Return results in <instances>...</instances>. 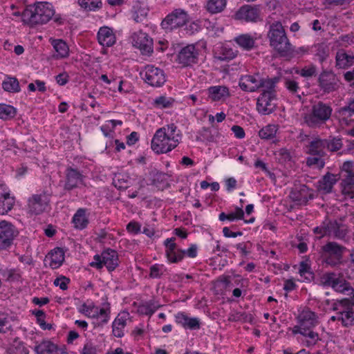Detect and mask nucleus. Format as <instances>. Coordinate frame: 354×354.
Segmentation results:
<instances>
[{
	"instance_id": "1",
	"label": "nucleus",
	"mask_w": 354,
	"mask_h": 354,
	"mask_svg": "<svg viewBox=\"0 0 354 354\" xmlns=\"http://www.w3.org/2000/svg\"><path fill=\"white\" fill-rule=\"evenodd\" d=\"M181 139L174 124H170L158 129L151 140V149L156 153H166L175 149Z\"/></svg>"
},
{
	"instance_id": "2",
	"label": "nucleus",
	"mask_w": 354,
	"mask_h": 354,
	"mask_svg": "<svg viewBox=\"0 0 354 354\" xmlns=\"http://www.w3.org/2000/svg\"><path fill=\"white\" fill-rule=\"evenodd\" d=\"M53 6L46 2H38L28 6L21 14L24 24L30 26L44 24L54 15Z\"/></svg>"
},
{
	"instance_id": "3",
	"label": "nucleus",
	"mask_w": 354,
	"mask_h": 354,
	"mask_svg": "<svg viewBox=\"0 0 354 354\" xmlns=\"http://www.w3.org/2000/svg\"><path fill=\"white\" fill-rule=\"evenodd\" d=\"M280 78L274 77L272 78H263L259 73L253 75H245L241 77L239 82L240 88L246 92H255L259 89H272L276 87Z\"/></svg>"
},
{
	"instance_id": "4",
	"label": "nucleus",
	"mask_w": 354,
	"mask_h": 354,
	"mask_svg": "<svg viewBox=\"0 0 354 354\" xmlns=\"http://www.w3.org/2000/svg\"><path fill=\"white\" fill-rule=\"evenodd\" d=\"M268 36L270 45L279 53H286L290 51V44L280 22L275 21L270 26Z\"/></svg>"
},
{
	"instance_id": "5",
	"label": "nucleus",
	"mask_w": 354,
	"mask_h": 354,
	"mask_svg": "<svg viewBox=\"0 0 354 354\" xmlns=\"http://www.w3.org/2000/svg\"><path fill=\"white\" fill-rule=\"evenodd\" d=\"M332 108L322 102H318L312 106L310 113L306 114L304 120L310 127H317L325 123L330 117Z\"/></svg>"
},
{
	"instance_id": "6",
	"label": "nucleus",
	"mask_w": 354,
	"mask_h": 354,
	"mask_svg": "<svg viewBox=\"0 0 354 354\" xmlns=\"http://www.w3.org/2000/svg\"><path fill=\"white\" fill-rule=\"evenodd\" d=\"M321 283L325 286H330L335 291L350 296L353 292V288L350 283L346 281L342 276L333 272H327L321 277Z\"/></svg>"
},
{
	"instance_id": "7",
	"label": "nucleus",
	"mask_w": 354,
	"mask_h": 354,
	"mask_svg": "<svg viewBox=\"0 0 354 354\" xmlns=\"http://www.w3.org/2000/svg\"><path fill=\"white\" fill-rule=\"evenodd\" d=\"M276 109L275 88L263 89L257 102V109L263 115H269Z\"/></svg>"
},
{
	"instance_id": "8",
	"label": "nucleus",
	"mask_w": 354,
	"mask_h": 354,
	"mask_svg": "<svg viewBox=\"0 0 354 354\" xmlns=\"http://www.w3.org/2000/svg\"><path fill=\"white\" fill-rule=\"evenodd\" d=\"M189 21L187 12L183 9H176L169 14L162 21L161 26L167 31L183 26Z\"/></svg>"
},
{
	"instance_id": "9",
	"label": "nucleus",
	"mask_w": 354,
	"mask_h": 354,
	"mask_svg": "<svg viewBox=\"0 0 354 354\" xmlns=\"http://www.w3.org/2000/svg\"><path fill=\"white\" fill-rule=\"evenodd\" d=\"M297 324L292 328V333L297 334V330L313 329L319 323L317 315L309 308L303 309L297 317Z\"/></svg>"
},
{
	"instance_id": "10",
	"label": "nucleus",
	"mask_w": 354,
	"mask_h": 354,
	"mask_svg": "<svg viewBox=\"0 0 354 354\" xmlns=\"http://www.w3.org/2000/svg\"><path fill=\"white\" fill-rule=\"evenodd\" d=\"M50 194L46 192L32 195L28 200V210L31 214L38 215L49 207Z\"/></svg>"
},
{
	"instance_id": "11",
	"label": "nucleus",
	"mask_w": 354,
	"mask_h": 354,
	"mask_svg": "<svg viewBox=\"0 0 354 354\" xmlns=\"http://www.w3.org/2000/svg\"><path fill=\"white\" fill-rule=\"evenodd\" d=\"M95 261L91 263L92 267H96L98 269L106 266L109 271H112L116 268L119 264L118 255L116 251L108 249L104 251L101 256L95 255L94 257Z\"/></svg>"
},
{
	"instance_id": "12",
	"label": "nucleus",
	"mask_w": 354,
	"mask_h": 354,
	"mask_svg": "<svg viewBox=\"0 0 354 354\" xmlns=\"http://www.w3.org/2000/svg\"><path fill=\"white\" fill-rule=\"evenodd\" d=\"M19 232L14 225L7 221H0V249H7L12 245Z\"/></svg>"
},
{
	"instance_id": "13",
	"label": "nucleus",
	"mask_w": 354,
	"mask_h": 354,
	"mask_svg": "<svg viewBox=\"0 0 354 354\" xmlns=\"http://www.w3.org/2000/svg\"><path fill=\"white\" fill-rule=\"evenodd\" d=\"M322 250L326 256V263L336 265L342 259L346 249L336 242L330 241L322 247Z\"/></svg>"
},
{
	"instance_id": "14",
	"label": "nucleus",
	"mask_w": 354,
	"mask_h": 354,
	"mask_svg": "<svg viewBox=\"0 0 354 354\" xmlns=\"http://www.w3.org/2000/svg\"><path fill=\"white\" fill-rule=\"evenodd\" d=\"M133 46L138 48L142 55H149L153 53V40L149 36L138 31L131 35Z\"/></svg>"
},
{
	"instance_id": "15",
	"label": "nucleus",
	"mask_w": 354,
	"mask_h": 354,
	"mask_svg": "<svg viewBox=\"0 0 354 354\" xmlns=\"http://www.w3.org/2000/svg\"><path fill=\"white\" fill-rule=\"evenodd\" d=\"M319 86L324 93H331L337 91L339 87V80L331 72L323 71L318 78Z\"/></svg>"
},
{
	"instance_id": "16",
	"label": "nucleus",
	"mask_w": 354,
	"mask_h": 354,
	"mask_svg": "<svg viewBox=\"0 0 354 354\" xmlns=\"http://www.w3.org/2000/svg\"><path fill=\"white\" fill-rule=\"evenodd\" d=\"M65 175L64 186L65 190L71 191L81 186H85L84 176L77 169L68 167L66 170Z\"/></svg>"
},
{
	"instance_id": "17",
	"label": "nucleus",
	"mask_w": 354,
	"mask_h": 354,
	"mask_svg": "<svg viewBox=\"0 0 354 354\" xmlns=\"http://www.w3.org/2000/svg\"><path fill=\"white\" fill-rule=\"evenodd\" d=\"M145 82L152 86H161L166 81L165 75L162 70L147 65L145 68Z\"/></svg>"
},
{
	"instance_id": "18",
	"label": "nucleus",
	"mask_w": 354,
	"mask_h": 354,
	"mask_svg": "<svg viewBox=\"0 0 354 354\" xmlns=\"http://www.w3.org/2000/svg\"><path fill=\"white\" fill-rule=\"evenodd\" d=\"M198 50L193 44L187 45L183 48L177 56V62L183 66H188L194 64L198 61Z\"/></svg>"
},
{
	"instance_id": "19",
	"label": "nucleus",
	"mask_w": 354,
	"mask_h": 354,
	"mask_svg": "<svg viewBox=\"0 0 354 354\" xmlns=\"http://www.w3.org/2000/svg\"><path fill=\"white\" fill-rule=\"evenodd\" d=\"M237 19L256 22L260 19V10L257 6L245 5L242 6L235 15Z\"/></svg>"
},
{
	"instance_id": "20",
	"label": "nucleus",
	"mask_w": 354,
	"mask_h": 354,
	"mask_svg": "<svg viewBox=\"0 0 354 354\" xmlns=\"http://www.w3.org/2000/svg\"><path fill=\"white\" fill-rule=\"evenodd\" d=\"M347 234V228L345 225L338 223L337 221H329L324 229V235H328L338 239H344Z\"/></svg>"
},
{
	"instance_id": "21",
	"label": "nucleus",
	"mask_w": 354,
	"mask_h": 354,
	"mask_svg": "<svg viewBox=\"0 0 354 354\" xmlns=\"http://www.w3.org/2000/svg\"><path fill=\"white\" fill-rule=\"evenodd\" d=\"M35 350L37 354H68L64 348L58 347L50 341H43L35 346Z\"/></svg>"
},
{
	"instance_id": "22",
	"label": "nucleus",
	"mask_w": 354,
	"mask_h": 354,
	"mask_svg": "<svg viewBox=\"0 0 354 354\" xmlns=\"http://www.w3.org/2000/svg\"><path fill=\"white\" fill-rule=\"evenodd\" d=\"M176 322L183 328L189 330L200 328L201 322L198 318L190 317L184 313H178L175 316Z\"/></svg>"
},
{
	"instance_id": "23",
	"label": "nucleus",
	"mask_w": 354,
	"mask_h": 354,
	"mask_svg": "<svg viewBox=\"0 0 354 354\" xmlns=\"http://www.w3.org/2000/svg\"><path fill=\"white\" fill-rule=\"evenodd\" d=\"M97 39L102 46L107 47L112 46L116 41L113 30L107 26L100 28L97 33Z\"/></svg>"
},
{
	"instance_id": "24",
	"label": "nucleus",
	"mask_w": 354,
	"mask_h": 354,
	"mask_svg": "<svg viewBox=\"0 0 354 354\" xmlns=\"http://www.w3.org/2000/svg\"><path fill=\"white\" fill-rule=\"evenodd\" d=\"M128 317L129 314L126 312H122L116 317L112 324V330L114 336L117 337H123L124 329L127 326Z\"/></svg>"
},
{
	"instance_id": "25",
	"label": "nucleus",
	"mask_w": 354,
	"mask_h": 354,
	"mask_svg": "<svg viewBox=\"0 0 354 354\" xmlns=\"http://www.w3.org/2000/svg\"><path fill=\"white\" fill-rule=\"evenodd\" d=\"M326 145L327 140L315 138L310 142L308 147V153L314 156H323Z\"/></svg>"
},
{
	"instance_id": "26",
	"label": "nucleus",
	"mask_w": 354,
	"mask_h": 354,
	"mask_svg": "<svg viewBox=\"0 0 354 354\" xmlns=\"http://www.w3.org/2000/svg\"><path fill=\"white\" fill-rule=\"evenodd\" d=\"M209 97L212 101H219L230 95L229 89L225 86H214L208 88Z\"/></svg>"
},
{
	"instance_id": "27",
	"label": "nucleus",
	"mask_w": 354,
	"mask_h": 354,
	"mask_svg": "<svg viewBox=\"0 0 354 354\" xmlns=\"http://www.w3.org/2000/svg\"><path fill=\"white\" fill-rule=\"evenodd\" d=\"M47 259L49 260L50 267L56 269L62 266L64 260V252L59 248H55L48 254Z\"/></svg>"
},
{
	"instance_id": "28",
	"label": "nucleus",
	"mask_w": 354,
	"mask_h": 354,
	"mask_svg": "<svg viewBox=\"0 0 354 354\" xmlns=\"http://www.w3.org/2000/svg\"><path fill=\"white\" fill-rule=\"evenodd\" d=\"M236 56V51L227 46L218 47L214 51V57L221 61L231 60Z\"/></svg>"
},
{
	"instance_id": "29",
	"label": "nucleus",
	"mask_w": 354,
	"mask_h": 354,
	"mask_svg": "<svg viewBox=\"0 0 354 354\" xmlns=\"http://www.w3.org/2000/svg\"><path fill=\"white\" fill-rule=\"evenodd\" d=\"M336 181L337 178L335 176L328 173L319 181V191L324 194L330 192Z\"/></svg>"
},
{
	"instance_id": "30",
	"label": "nucleus",
	"mask_w": 354,
	"mask_h": 354,
	"mask_svg": "<svg viewBox=\"0 0 354 354\" xmlns=\"http://www.w3.org/2000/svg\"><path fill=\"white\" fill-rule=\"evenodd\" d=\"M297 334H300L306 337L304 344L306 347L309 348L314 346L319 341L321 340L319 334L314 332L312 329H305L302 330L297 329Z\"/></svg>"
},
{
	"instance_id": "31",
	"label": "nucleus",
	"mask_w": 354,
	"mask_h": 354,
	"mask_svg": "<svg viewBox=\"0 0 354 354\" xmlns=\"http://www.w3.org/2000/svg\"><path fill=\"white\" fill-rule=\"evenodd\" d=\"M354 56L348 55L344 50H339L336 54V66L344 68L353 64Z\"/></svg>"
},
{
	"instance_id": "32",
	"label": "nucleus",
	"mask_w": 354,
	"mask_h": 354,
	"mask_svg": "<svg viewBox=\"0 0 354 354\" xmlns=\"http://www.w3.org/2000/svg\"><path fill=\"white\" fill-rule=\"evenodd\" d=\"M51 44L57 53V58H65L68 56L69 48L67 44L62 39H53Z\"/></svg>"
},
{
	"instance_id": "33",
	"label": "nucleus",
	"mask_w": 354,
	"mask_h": 354,
	"mask_svg": "<svg viewBox=\"0 0 354 354\" xmlns=\"http://www.w3.org/2000/svg\"><path fill=\"white\" fill-rule=\"evenodd\" d=\"M342 174L345 178L344 181L347 185L354 183V162L346 161L342 167Z\"/></svg>"
},
{
	"instance_id": "34",
	"label": "nucleus",
	"mask_w": 354,
	"mask_h": 354,
	"mask_svg": "<svg viewBox=\"0 0 354 354\" xmlns=\"http://www.w3.org/2000/svg\"><path fill=\"white\" fill-rule=\"evenodd\" d=\"M15 203V199L9 193H0V214H6Z\"/></svg>"
},
{
	"instance_id": "35",
	"label": "nucleus",
	"mask_w": 354,
	"mask_h": 354,
	"mask_svg": "<svg viewBox=\"0 0 354 354\" xmlns=\"http://www.w3.org/2000/svg\"><path fill=\"white\" fill-rule=\"evenodd\" d=\"M3 89L8 93H19L21 91L20 85L16 77L7 76L2 82Z\"/></svg>"
},
{
	"instance_id": "36",
	"label": "nucleus",
	"mask_w": 354,
	"mask_h": 354,
	"mask_svg": "<svg viewBox=\"0 0 354 354\" xmlns=\"http://www.w3.org/2000/svg\"><path fill=\"white\" fill-rule=\"evenodd\" d=\"M73 223L75 228L79 230L84 229L88 223V219L86 216V210L84 209H79L73 218Z\"/></svg>"
},
{
	"instance_id": "37",
	"label": "nucleus",
	"mask_w": 354,
	"mask_h": 354,
	"mask_svg": "<svg viewBox=\"0 0 354 354\" xmlns=\"http://www.w3.org/2000/svg\"><path fill=\"white\" fill-rule=\"evenodd\" d=\"M244 216V212L242 208L236 207L234 212H231L228 214H225L224 212H221L219 214V220L221 221H224L225 220H228L230 221H233L235 220H241Z\"/></svg>"
},
{
	"instance_id": "38",
	"label": "nucleus",
	"mask_w": 354,
	"mask_h": 354,
	"mask_svg": "<svg viewBox=\"0 0 354 354\" xmlns=\"http://www.w3.org/2000/svg\"><path fill=\"white\" fill-rule=\"evenodd\" d=\"M226 6V0H208L206 4L207 11L212 14L223 10Z\"/></svg>"
},
{
	"instance_id": "39",
	"label": "nucleus",
	"mask_w": 354,
	"mask_h": 354,
	"mask_svg": "<svg viewBox=\"0 0 354 354\" xmlns=\"http://www.w3.org/2000/svg\"><path fill=\"white\" fill-rule=\"evenodd\" d=\"M237 44L245 50H250L254 46V39L249 35H241L235 39Z\"/></svg>"
},
{
	"instance_id": "40",
	"label": "nucleus",
	"mask_w": 354,
	"mask_h": 354,
	"mask_svg": "<svg viewBox=\"0 0 354 354\" xmlns=\"http://www.w3.org/2000/svg\"><path fill=\"white\" fill-rule=\"evenodd\" d=\"M337 319L340 320L345 326L354 324V310L348 309L347 310L339 312L337 314Z\"/></svg>"
},
{
	"instance_id": "41",
	"label": "nucleus",
	"mask_w": 354,
	"mask_h": 354,
	"mask_svg": "<svg viewBox=\"0 0 354 354\" xmlns=\"http://www.w3.org/2000/svg\"><path fill=\"white\" fill-rule=\"evenodd\" d=\"M277 130V125L268 124L260 130L259 136L263 139H271L275 136Z\"/></svg>"
},
{
	"instance_id": "42",
	"label": "nucleus",
	"mask_w": 354,
	"mask_h": 354,
	"mask_svg": "<svg viewBox=\"0 0 354 354\" xmlns=\"http://www.w3.org/2000/svg\"><path fill=\"white\" fill-rule=\"evenodd\" d=\"M16 115L15 109L5 104H0V119L8 120L14 118Z\"/></svg>"
},
{
	"instance_id": "43",
	"label": "nucleus",
	"mask_w": 354,
	"mask_h": 354,
	"mask_svg": "<svg viewBox=\"0 0 354 354\" xmlns=\"http://www.w3.org/2000/svg\"><path fill=\"white\" fill-rule=\"evenodd\" d=\"M285 86L288 89V91L291 93L292 95H296L299 99L301 98V95H299V92L301 88L299 86V83L294 79L286 78L285 79Z\"/></svg>"
},
{
	"instance_id": "44",
	"label": "nucleus",
	"mask_w": 354,
	"mask_h": 354,
	"mask_svg": "<svg viewBox=\"0 0 354 354\" xmlns=\"http://www.w3.org/2000/svg\"><path fill=\"white\" fill-rule=\"evenodd\" d=\"M129 180V178L127 175L118 174L115 176L113 183L120 189H126L128 187Z\"/></svg>"
},
{
	"instance_id": "45",
	"label": "nucleus",
	"mask_w": 354,
	"mask_h": 354,
	"mask_svg": "<svg viewBox=\"0 0 354 354\" xmlns=\"http://www.w3.org/2000/svg\"><path fill=\"white\" fill-rule=\"evenodd\" d=\"M80 6L88 10H95L101 7L100 0H78Z\"/></svg>"
},
{
	"instance_id": "46",
	"label": "nucleus",
	"mask_w": 354,
	"mask_h": 354,
	"mask_svg": "<svg viewBox=\"0 0 354 354\" xmlns=\"http://www.w3.org/2000/svg\"><path fill=\"white\" fill-rule=\"evenodd\" d=\"M168 260L171 263H178L181 261L185 255V250H183L180 249H176L172 252H169L166 254Z\"/></svg>"
},
{
	"instance_id": "47",
	"label": "nucleus",
	"mask_w": 354,
	"mask_h": 354,
	"mask_svg": "<svg viewBox=\"0 0 354 354\" xmlns=\"http://www.w3.org/2000/svg\"><path fill=\"white\" fill-rule=\"evenodd\" d=\"M315 48H316L315 55L319 57V60L321 62H323L328 56V54H329L328 47L324 44H317L315 46Z\"/></svg>"
},
{
	"instance_id": "48",
	"label": "nucleus",
	"mask_w": 354,
	"mask_h": 354,
	"mask_svg": "<svg viewBox=\"0 0 354 354\" xmlns=\"http://www.w3.org/2000/svg\"><path fill=\"white\" fill-rule=\"evenodd\" d=\"M306 164L309 167H313L317 169H322L324 167V162L322 156H313L308 157L306 160Z\"/></svg>"
},
{
	"instance_id": "49",
	"label": "nucleus",
	"mask_w": 354,
	"mask_h": 354,
	"mask_svg": "<svg viewBox=\"0 0 354 354\" xmlns=\"http://www.w3.org/2000/svg\"><path fill=\"white\" fill-rule=\"evenodd\" d=\"M174 101L171 98L160 96L154 100L153 104L158 108H168L172 105Z\"/></svg>"
},
{
	"instance_id": "50",
	"label": "nucleus",
	"mask_w": 354,
	"mask_h": 354,
	"mask_svg": "<svg viewBox=\"0 0 354 354\" xmlns=\"http://www.w3.org/2000/svg\"><path fill=\"white\" fill-rule=\"evenodd\" d=\"M297 73L306 78L311 77L316 75L317 67L315 65H308L301 68Z\"/></svg>"
},
{
	"instance_id": "51",
	"label": "nucleus",
	"mask_w": 354,
	"mask_h": 354,
	"mask_svg": "<svg viewBox=\"0 0 354 354\" xmlns=\"http://www.w3.org/2000/svg\"><path fill=\"white\" fill-rule=\"evenodd\" d=\"M339 113L342 118L351 116L354 113V98L351 100L347 106L341 108Z\"/></svg>"
},
{
	"instance_id": "52",
	"label": "nucleus",
	"mask_w": 354,
	"mask_h": 354,
	"mask_svg": "<svg viewBox=\"0 0 354 354\" xmlns=\"http://www.w3.org/2000/svg\"><path fill=\"white\" fill-rule=\"evenodd\" d=\"M97 311V307L94 305L83 304L81 306L80 312L89 317H95Z\"/></svg>"
},
{
	"instance_id": "53",
	"label": "nucleus",
	"mask_w": 354,
	"mask_h": 354,
	"mask_svg": "<svg viewBox=\"0 0 354 354\" xmlns=\"http://www.w3.org/2000/svg\"><path fill=\"white\" fill-rule=\"evenodd\" d=\"M11 327L10 319L4 315H0V333H6Z\"/></svg>"
},
{
	"instance_id": "54",
	"label": "nucleus",
	"mask_w": 354,
	"mask_h": 354,
	"mask_svg": "<svg viewBox=\"0 0 354 354\" xmlns=\"http://www.w3.org/2000/svg\"><path fill=\"white\" fill-rule=\"evenodd\" d=\"M109 313H110L109 308H99L97 307V311L96 313L97 315H95L94 318H97V319L101 318V323L102 324H106L108 322V321L109 319Z\"/></svg>"
},
{
	"instance_id": "55",
	"label": "nucleus",
	"mask_w": 354,
	"mask_h": 354,
	"mask_svg": "<svg viewBox=\"0 0 354 354\" xmlns=\"http://www.w3.org/2000/svg\"><path fill=\"white\" fill-rule=\"evenodd\" d=\"M342 144L340 139L333 138L330 141L327 140L326 147L331 151H338L342 148Z\"/></svg>"
},
{
	"instance_id": "56",
	"label": "nucleus",
	"mask_w": 354,
	"mask_h": 354,
	"mask_svg": "<svg viewBox=\"0 0 354 354\" xmlns=\"http://www.w3.org/2000/svg\"><path fill=\"white\" fill-rule=\"evenodd\" d=\"M8 354H28V351L23 344H19L17 346L10 347Z\"/></svg>"
},
{
	"instance_id": "57",
	"label": "nucleus",
	"mask_w": 354,
	"mask_h": 354,
	"mask_svg": "<svg viewBox=\"0 0 354 354\" xmlns=\"http://www.w3.org/2000/svg\"><path fill=\"white\" fill-rule=\"evenodd\" d=\"M33 313L37 317V322L43 329L50 328V326H48L44 321L45 313L44 311L39 310Z\"/></svg>"
},
{
	"instance_id": "58",
	"label": "nucleus",
	"mask_w": 354,
	"mask_h": 354,
	"mask_svg": "<svg viewBox=\"0 0 354 354\" xmlns=\"http://www.w3.org/2000/svg\"><path fill=\"white\" fill-rule=\"evenodd\" d=\"M162 273V266L156 264L150 268L149 275L152 278H160Z\"/></svg>"
},
{
	"instance_id": "59",
	"label": "nucleus",
	"mask_w": 354,
	"mask_h": 354,
	"mask_svg": "<svg viewBox=\"0 0 354 354\" xmlns=\"http://www.w3.org/2000/svg\"><path fill=\"white\" fill-rule=\"evenodd\" d=\"M174 241L175 238L167 239L165 241V245L166 247V254L169 252H172L175 250L178 249Z\"/></svg>"
},
{
	"instance_id": "60",
	"label": "nucleus",
	"mask_w": 354,
	"mask_h": 354,
	"mask_svg": "<svg viewBox=\"0 0 354 354\" xmlns=\"http://www.w3.org/2000/svg\"><path fill=\"white\" fill-rule=\"evenodd\" d=\"M68 283L69 279L65 277H58L54 281V284L56 286H59L63 290L67 289V285Z\"/></svg>"
},
{
	"instance_id": "61",
	"label": "nucleus",
	"mask_w": 354,
	"mask_h": 354,
	"mask_svg": "<svg viewBox=\"0 0 354 354\" xmlns=\"http://www.w3.org/2000/svg\"><path fill=\"white\" fill-rule=\"evenodd\" d=\"M82 354H97V348L93 344L86 343L82 349Z\"/></svg>"
},
{
	"instance_id": "62",
	"label": "nucleus",
	"mask_w": 354,
	"mask_h": 354,
	"mask_svg": "<svg viewBox=\"0 0 354 354\" xmlns=\"http://www.w3.org/2000/svg\"><path fill=\"white\" fill-rule=\"evenodd\" d=\"M150 308L147 303H145L139 306L138 311L144 315H151L153 313V310Z\"/></svg>"
},
{
	"instance_id": "63",
	"label": "nucleus",
	"mask_w": 354,
	"mask_h": 354,
	"mask_svg": "<svg viewBox=\"0 0 354 354\" xmlns=\"http://www.w3.org/2000/svg\"><path fill=\"white\" fill-rule=\"evenodd\" d=\"M310 268L308 265V263H306L304 261L301 262V263L299 265V273L300 274L301 276H304L306 274H308L309 275H311L312 273L310 272Z\"/></svg>"
},
{
	"instance_id": "64",
	"label": "nucleus",
	"mask_w": 354,
	"mask_h": 354,
	"mask_svg": "<svg viewBox=\"0 0 354 354\" xmlns=\"http://www.w3.org/2000/svg\"><path fill=\"white\" fill-rule=\"evenodd\" d=\"M57 83L61 86L65 85L68 81V75L66 73H60L55 77Z\"/></svg>"
}]
</instances>
